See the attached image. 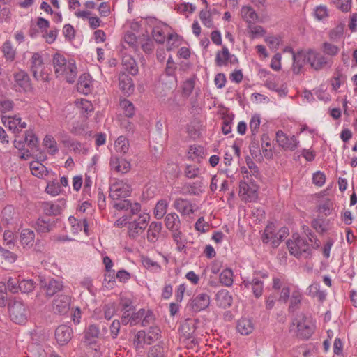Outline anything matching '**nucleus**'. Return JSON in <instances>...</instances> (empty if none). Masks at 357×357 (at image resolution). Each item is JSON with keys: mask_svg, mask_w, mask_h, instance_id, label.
<instances>
[{"mask_svg": "<svg viewBox=\"0 0 357 357\" xmlns=\"http://www.w3.org/2000/svg\"><path fill=\"white\" fill-rule=\"evenodd\" d=\"M43 145L50 155H55L59 151L57 142L53 136L47 135L43 139Z\"/></svg>", "mask_w": 357, "mask_h": 357, "instance_id": "obj_39", "label": "nucleus"}, {"mask_svg": "<svg viewBox=\"0 0 357 357\" xmlns=\"http://www.w3.org/2000/svg\"><path fill=\"white\" fill-rule=\"evenodd\" d=\"M165 224L171 234L181 231V222L179 216L175 213L166 215Z\"/></svg>", "mask_w": 357, "mask_h": 357, "instance_id": "obj_21", "label": "nucleus"}, {"mask_svg": "<svg viewBox=\"0 0 357 357\" xmlns=\"http://www.w3.org/2000/svg\"><path fill=\"white\" fill-rule=\"evenodd\" d=\"M15 90L20 92L29 91L31 89V84L29 75L24 70H19L13 74Z\"/></svg>", "mask_w": 357, "mask_h": 357, "instance_id": "obj_16", "label": "nucleus"}, {"mask_svg": "<svg viewBox=\"0 0 357 357\" xmlns=\"http://www.w3.org/2000/svg\"><path fill=\"white\" fill-rule=\"evenodd\" d=\"M54 225V221H51L50 219L39 218L37 219L34 227L36 231L42 235L51 231Z\"/></svg>", "mask_w": 357, "mask_h": 357, "instance_id": "obj_27", "label": "nucleus"}, {"mask_svg": "<svg viewBox=\"0 0 357 357\" xmlns=\"http://www.w3.org/2000/svg\"><path fill=\"white\" fill-rule=\"evenodd\" d=\"M73 329L67 325H60L55 330V339L60 346L67 344L72 338Z\"/></svg>", "mask_w": 357, "mask_h": 357, "instance_id": "obj_18", "label": "nucleus"}, {"mask_svg": "<svg viewBox=\"0 0 357 357\" xmlns=\"http://www.w3.org/2000/svg\"><path fill=\"white\" fill-rule=\"evenodd\" d=\"M43 211L47 215H58L61 213L62 206L57 202H43Z\"/></svg>", "mask_w": 357, "mask_h": 357, "instance_id": "obj_37", "label": "nucleus"}, {"mask_svg": "<svg viewBox=\"0 0 357 357\" xmlns=\"http://www.w3.org/2000/svg\"><path fill=\"white\" fill-rule=\"evenodd\" d=\"M150 216L149 213H142L137 219L128 222V236L131 239H136L146 229Z\"/></svg>", "mask_w": 357, "mask_h": 357, "instance_id": "obj_7", "label": "nucleus"}, {"mask_svg": "<svg viewBox=\"0 0 357 357\" xmlns=\"http://www.w3.org/2000/svg\"><path fill=\"white\" fill-rule=\"evenodd\" d=\"M292 70L294 74L298 75L303 72V68L305 61H307V54L301 51L293 54Z\"/></svg>", "mask_w": 357, "mask_h": 357, "instance_id": "obj_23", "label": "nucleus"}, {"mask_svg": "<svg viewBox=\"0 0 357 357\" xmlns=\"http://www.w3.org/2000/svg\"><path fill=\"white\" fill-rule=\"evenodd\" d=\"M52 65L56 77L73 83L77 77V67L74 60H67L64 56L55 54L52 59Z\"/></svg>", "mask_w": 357, "mask_h": 357, "instance_id": "obj_1", "label": "nucleus"}, {"mask_svg": "<svg viewBox=\"0 0 357 357\" xmlns=\"http://www.w3.org/2000/svg\"><path fill=\"white\" fill-rule=\"evenodd\" d=\"M294 240H288L287 246L291 255L296 257H301L303 254L310 255L312 250L308 242L299 236L293 235Z\"/></svg>", "mask_w": 357, "mask_h": 357, "instance_id": "obj_6", "label": "nucleus"}, {"mask_svg": "<svg viewBox=\"0 0 357 357\" xmlns=\"http://www.w3.org/2000/svg\"><path fill=\"white\" fill-rule=\"evenodd\" d=\"M30 70L33 77L38 81L47 82L48 75L45 73V64L41 54L35 52L30 59Z\"/></svg>", "mask_w": 357, "mask_h": 357, "instance_id": "obj_8", "label": "nucleus"}, {"mask_svg": "<svg viewBox=\"0 0 357 357\" xmlns=\"http://www.w3.org/2000/svg\"><path fill=\"white\" fill-rule=\"evenodd\" d=\"M40 284L41 288L44 289L46 296L48 297L53 296L63 288V281L54 278L40 279Z\"/></svg>", "mask_w": 357, "mask_h": 357, "instance_id": "obj_11", "label": "nucleus"}, {"mask_svg": "<svg viewBox=\"0 0 357 357\" xmlns=\"http://www.w3.org/2000/svg\"><path fill=\"white\" fill-rule=\"evenodd\" d=\"M131 192L130 185L126 183L118 182L110 188L109 196L113 200L128 197Z\"/></svg>", "mask_w": 357, "mask_h": 357, "instance_id": "obj_17", "label": "nucleus"}, {"mask_svg": "<svg viewBox=\"0 0 357 357\" xmlns=\"http://www.w3.org/2000/svg\"><path fill=\"white\" fill-rule=\"evenodd\" d=\"M309 294L312 297H316L320 302L326 300V294L324 291L320 289V285L318 282H314L309 287Z\"/></svg>", "mask_w": 357, "mask_h": 357, "instance_id": "obj_40", "label": "nucleus"}, {"mask_svg": "<svg viewBox=\"0 0 357 357\" xmlns=\"http://www.w3.org/2000/svg\"><path fill=\"white\" fill-rule=\"evenodd\" d=\"M292 326H296L297 337L303 340H309L316 328L314 323L304 313H299L295 316L292 320Z\"/></svg>", "mask_w": 357, "mask_h": 357, "instance_id": "obj_3", "label": "nucleus"}, {"mask_svg": "<svg viewBox=\"0 0 357 357\" xmlns=\"http://www.w3.org/2000/svg\"><path fill=\"white\" fill-rule=\"evenodd\" d=\"M120 106L126 116L132 117L135 114V108L134 105L128 99L121 100Z\"/></svg>", "mask_w": 357, "mask_h": 357, "instance_id": "obj_45", "label": "nucleus"}, {"mask_svg": "<svg viewBox=\"0 0 357 357\" xmlns=\"http://www.w3.org/2000/svg\"><path fill=\"white\" fill-rule=\"evenodd\" d=\"M77 91L83 94H89L91 91L92 78L89 74H82L78 79Z\"/></svg>", "mask_w": 357, "mask_h": 357, "instance_id": "obj_24", "label": "nucleus"}, {"mask_svg": "<svg viewBox=\"0 0 357 357\" xmlns=\"http://www.w3.org/2000/svg\"><path fill=\"white\" fill-rule=\"evenodd\" d=\"M302 300V294L298 291H294L290 298V304L289 306V312H294L300 307V304Z\"/></svg>", "mask_w": 357, "mask_h": 357, "instance_id": "obj_41", "label": "nucleus"}, {"mask_svg": "<svg viewBox=\"0 0 357 357\" xmlns=\"http://www.w3.org/2000/svg\"><path fill=\"white\" fill-rule=\"evenodd\" d=\"M162 228V226L161 222H151L147 230V241L151 243L157 242L161 233Z\"/></svg>", "mask_w": 357, "mask_h": 357, "instance_id": "obj_26", "label": "nucleus"}, {"mask_svg": "<svg viewBox=\"0 0 357 357\" xmlns=\"http://www.w3.org/2000/svg\"><path fill=\"white\" fill-rule=\"evenodd\" d=\"M144 266L153 273H160L162 268L161 266L156 261H154L149 257H144L142 259Z\"/></svg>", "mask_w": 357, "mask_h": 357, "instance_id": "obj_49", "label": "nucleus"}, {"mask_svg": "<svg viewBox=\"0 0 357 357\" xmlns=\"http://www.w3.org/2000/svg\"><path fill=\"white\" fill-rule=\"evenodd\" d=\"M242 17L248 22L251 23L257 19V15L250 6H243L241 10Z\"/></svg>", "mask_w": 357, "mask_h": 357, "instance_id": "obj_46", "label": "nucleus"}, {"mask_svg": "<svg viewBox=\"0 0 357 357\" xmlns=\"http://www.w3.org/2000/svg\"><path fill=\"white\" fill-rule=\"evenodd\" d=\"M210 296L206 293L199 294L195 296L188 302V307L195 312L206 310L210 305Z\"/></svg>", "mask_w": 357, "mask_h": 357, "instance_id": "obj_14", "label": "nucleus"}, {"mask_svg": "<svg viewBox=\"0 0 357 357\" xmlns=\"http://www.w3.org/2000/svg\"><path fill=\"white\" fill-rule=\"evenodd\" d=\"M199 18L204 26L211 28L213 25L211 15L209 11L201 10L199 13Z\"/></svg>", "mask_w": 357, "mask_h": 357, "instance_id": "obj_60", "label": "nucleus"}, {"mask_svg": "<svg viewBox=\"0 0 357 357\" xmlns=\"http://www.w3.org/2000/svg\"><path fill=\"white\" fill-rule=\"evenodd\" d=\"M175 208L184 215L193 213L194 208L190 202H174Z\"/></svg>", "mask_w": 357, "mask_h": 357, "instance_id": "obj_51", "label": "nucleus"}, {"mask_svg": "<svg viewBox=\"0 0 357 357\" xmlns=\"http://www.w3.org/2000/svg\"><path fill=\"white\" fill-rule=\"evenodd\" d=\"M35 233L30 229H24L20 234V242L24 248H30L33 245Z\"/></svg>", "mask_w": 357, "mask_h": 357, "instance_id": "obj_35", "label": "nucleus"}, {"mask_svg": "<svg viewBox=\"0 0 357 357\" xmlns=\"http://www.w3.org/2000/svg\"><path fill=\"white\" fill-rule=\"evenodd\" d=\"M268 274L267 271H255L252 278L248 277H241L242 282L241 287L247 289H250L256 298H260L264 292L263 279L267 278Z\"/></svg>", "mask_w": 357, "mask_h": 357, "instance_id": "obj_4", "label": "nucleus"}, {"mask_svg": "<svg viewBox=\"0 0 357 357\" xmlns=\"http://www.w3.org/2000/svg\"><path fill=\"white\" fill-rule=\"evenodd\" d=\"M241 172L243 174V178L246 181H241L240 183V193L247 195L248 197L253 198L257 190V186L253 178L252 174H250L245 167L241 168Z\"/></svg>", "mask_w": 357, "mask_h": 357, "instance_id": "obj_9", "label": "nucleus"}, {"mask_svg": "<svg viewBox=\"0 0 357 357\" xmlns=\"http://www.w3.org/2000/svg\"><path fill=\"white\" fill-rule=\"evenodd\" d=\"M204 185L202 181H197L192 183H185L183 188V192L185 194L199 195L204 190Z\"/></svg>", "mask_w": 357, "mask_h": 357, "instance_id": "obj_30", "label": "nucleus"}, {"mask_svg": "<svg viewBox=\"0 0 357 357\" xmlns=\"http://www.w3.org/2000/svg\"><path fill=\"white\" fill-rule=\"evenodd\" d=\"M119 305L121 307V311L132 312L135 310V306L132 299L121 296L120 298Z\"/></svg>", "mask_w": 357, "mask_h": 357, "instance_id": "obj_58", "label": "nucleus"}, {"mask_svg": "<svg viewBox=\"0 0 357 357\" xmlns=\"http://www.w3.org/2000/svg\"><path fill=\"white\" fill-rule=\"evenodd\" d=\"M236 329L241 335H248L252 332L254 325L251 319L241 318L237 322Z\"/></svg>", "mask_w": 357, "mask_h": 357, "instance_id": "obj_32", "label": "nucleus"}, {"mask_svg": "<svg viewBox=\"0 0 357 357\" xmlns=\"http://www.w3.org/2000/svg\"><path fill=\"white\" fill-rule=\"evenodd\" d=\"M229 61L231 63L233 61L237 62L238 59L234 55L230 54L227 47L223 46L222 50L221 51H218L216 53L215 59V64L218 66H226Z\"/></svg>", "mask_w": 357, "mask_h": 357, "instance_id": "obj_20", "label": "nucleus"}, {"mask_svg": "<svg viewBox=\"0 0 357 357\" xmlns=\"http://www.w3.org/2000/svg\"><path fill=\"white\" fill-rule=\"evenodd\" d=\"M123 69L128 73L135 75L138 73V66L135 60L130 55H124L122 58Z\"/></svg>", "mask_w": 357, "mask_h": 357, "instance_id": "obj_31", "label": "nucleus"}, {"mask_svg": "<svg viewBox=\"0 0 357 357\" xmlns=\"http://www.w3.org/2000/svg\"><path fill=\"white\" fill-rule=\"evenodd\" d=\"M331 2L342 12H348L351 8V0H331Z\"/></svg>", "mask_w": 357, "mask_h": 357, "instance_id": "obj_55", "label": "nucleus"}, {"mask_svg": "<svg viewBox=\"0 0 357 357\" xmlns=\"http://www.w3.org/2000/svg\"><path fill=\"white\" fill-rule=\"evenodd\" d=\"M2 51L5 58L9 61H13L15 57V50L13 49L10 41L6 40L3 46Z\"/></svg>", "mask_w": 357, "mask_h": 357, "instance_id": "obj_52", "label": "nucleus"}, {"mask_svg": "<svg viewBox=\"0 0 357 357\" xmlns=\"http://www.w3.org/2000/svg\"><path fill=\"white\" fill-rule=\"evenodd\" d=\"M114 146L117 152L125 154L128 151L130 146L126 137L119 136L114 142Z\"/></svg>", "mask_w": 357, "mask_h": 357, "instance_id": "obj_42", "label": "nucleus"}, {"mask_svg": "<svg viewBox=\"0 0 357 357\" xmlns=\"http://www.w3.org/2000/svg\"><path fill=\"white\" fill-rule=\"evenodd\" d=\"M71 298L69 296L60 294L54 298L52 304L54 314H66L70 310Z\"/></svg>", "mask_w": 357, "mask_h": 357, "instance_id": "obj_15", "label": "nucleus"}, {"mask_svg": "<svg viewBox=\"0 0 357 357\" xmlns=\"http://www.w3.org/2000/svg\"><path fill=\"white\" fill-rule=\"evenodd\" d=\"M167 202H157L155 209L154 215L157 219H161L167 213Z\"/></svg>", "mask_w": 357, "mask_h": 357, "instance_id": "obj_59", "label": "nucleus"}, {"mask_svg": "<svg viewBox=\"0 0 357 357\" xmlns=\"http://www.w3.org/2000/svg\"><path fill=\"white\" fill-rule=\"evenodd\" d=\"M35 282L32 279L20 280L18 287L19 291L22 294H29L35 289Z\"/></svg>", "mask_w": 357, "mask_h": 357, "instance_id": "obj_48", "label": "nucleus"}, {"mask_svg": "<svg viewBox=\"0 0 357 357\" xmlns=\"http://www.w3.org/2000/svg\"><path fill=\"white\" fill-rule=\"evenodd\" d=\"M145 335L147 344L151 345L161 337V331L158 326H151L147 330H145Z\"/></svg>", "mask_w": 357, "mask_h": 357, "instance_id": "obj_36", "label": "nucleus"}, {"mask_svg": "<svg viewBox=\"0 0 357 357\" xmlns=\"http://www.w3.org/2000/svg\"><path fill=\"white\" fill-rule=\"evenodd\" d=\"M146 314V310L144 308L139 309L137 312H131L130 315V326H135L141 322L144 315Z\"/></svg>", "mask_w": 357, "mask_h": 357, "instance_id": "obj_57", "label": "nucleus"}, {"mask_svg": "<svg viewBox=\"0 0 357 357\" xmlns=\"http://www.w3.org/2000/svg\"><path fill=\"white\" fill-rule=\"evenodd\" d=\"M321 50L324 54L330 56H335L340 52V48L337 45H335L328 42H324L322 44Z\"/></svg>", "mask_w": 357, "mask_h": 357, "instance_id": "obj_50", "label": "nucleus"}, {"mask_svg": "<svg viewBox=\"0 0 357 357\" xmlns=\"http://www.w3.org/2000/svg\"><path fill=\"white\" fill-rule=\"evenodd\" d=\"M324 220L318 217L312 221V227L319 233L323 234L326 231V228L324 225Z\"/></svg>", "mask_w": 357, "mask_h": 357, "instance_id": "obj_64", "label": "nucleus"}, {"mask_svg": "<svg viewBox=\"0 0 357 357\" xmlns=\"http://www.w3.org/2000/svg\"><path fill=\"white\" fill-rule=\"evenodd\" d=\"M133 344L136 349L139 350L144 348L147 344L145 330L139 331L134 337Z\"/></svg>", "mask_w": 357, "mask_h": 357, "instance_id": "obj_44", "label": "nucleus"}, {"mask_svg": "<svg viewBox=\"0 0 357 357\" xmlns=\"http://www.w3.org/2000/svg\"><path fill=\"white\" fill-rule=\"evenodd\" d=\"M260 123L261 120L260 116L259 115H254L252 116L249 123V127L251 130L252 136H255L258 132V130L260 126Z\"/></svg>", "mask_w": 357, "mask_h": 357, "instance_id": "obj_61", "label": "nucleus"}, {"mask_svg": "<svg viewBox=\"0 0 357 357\" xmlns=\"http://www.w3.org/2000/svg\"><path fill=\"white\" fill-rule=\"evenodd\" d=\"M3 124L8 128L17 137V135L26 128L27 124L22 118L15 116H3L1 118Z\"/></svg>", "mask_w": 357, "mask_h": 357, "instance_id": "obj_10", "label": "nucleus"}, {"mask_svg": "<svg viewBox=\"0 0 357 357\" xmlns=\"http://www.w3.org/2000/svg\"><path fill=\"white\" fill-rule=\"evenodd\" d=\"M100 335V329L98 324H90L86 326L84 331V337L89 344L95 342V340Z\"/></svg>", "mask_w": 357, "mask_h": 357, "instance_id": "obj_22", "label": "nucleus"}, {"mask_svg": "<svg viewBox=\"0 0 357 357\" xmlns=\"http://www.w3.org/2000/svg\"><path fill=\"white\" fill-rule=\"evenodd\" d=\"M306 54L307 63L317 71L324 68H330L333 65V60L319 52L309 50Z\"/></svg>", "mask_w": 357, "mask_h": 357, "instance_id": "obj_5", "label": "nucleus"}, {"mask_svg": "<svg viewBox=\"0 0 357 357\" xmlns=\"http://www.w3.org/2000/svg\"><path fill=\"white\" fill-rule=\"evenodd\" d=\"M276 142L284 151H294L300 144L295 135L288 136L282 130H278L275 135Z\"/></svg>", "mask_w": 357, "mask_h": 357, "instance_id": "obj_12", "label": "nucleus"}, {"mask_svg": "<svg viewBox=\"0 0 357 357\" xmlns=\"http://www.w3.org/2000/svg\"><path fill=\"white\" fill-rule=\"evenodd\" d=\"M156 24L152 30V37L158 43H163L165 40V35L162 27H167V25L162 22L155 20Z\"/></svg>", "mask_w": 357, "mask_h": 357, "instance_id": "obj_34", "label": "nucleus"}, {"mask_svg": "<svg viewBox=\"0 0 357 357\" xmlns=\"http://www.w3.org/2000/svg\"><path fill=\"white\" fill-rule=\"evenodd\" d=\"M24 142L28 144V146L33 148L38 144V138L32 130H29L25 132Z\"/></svg>", "mask_w": 357, "mask_h": 357, "instance_id": "obj_62", "label": "nucleus"}, {"mask_svg": "<svg viewBox=\"0 0 357 357\" xmlns=\"http://www.w3.org/2000/svg\"><path fill=\"white\" fill-rule=\"evenodd\" d=\"M263 243L267 244L271 242L273 248H277L282 241V235L278 236L275 232V226L273 222H268L264 229L261 236Z\"/></svg>", "mask_w": 357, "mask_h": 357, "instance_id": "obj_13", "label": "nucleus"}, {"mask_svg": "<svg viewBox=\"0 0 357 357\" xmlns=\"http://www.w3.org/2000/svg\"><path fill=\"white\" fill-rule=\"evenodd\" d=\"M234 273L233 271L227 268H225L220 274L219 281L220 282L227 287H231L234 283Z\"/></svg>", "mask_w": 357, "mask_h": 357, "instance_id": "obj_38", "label": "nucleus"}, {"mask_svg": "<svg viewBox=\"0 0 357 357\" xmlns=\"http://www.w3.org/2000/svg\"><path fill=\"white\" fill-rule=\"evenodd\" d=\"M45 191L52 196H56L61 192L62 189L59 183L56 179H53L47 182Z\"/></svg>", "mask_w": 357, "mask_h": 357, "instance_id": "obj_47", "label": "nucleus"}, {"mask_svg": "<svg viewBox=\"0 0 357 357\" xmlns=\"http://www.w3.org/2000/svg\"><path fill=\"white\" fill-rule=\"evenodd\" d=\"M110 166L112 169L121 174L128 172L130 169V164L128 161L116 157L111 158Z\"/></svg>", "mask_w": 357, "mask_h": 357, "instance_id": "obj_25", "label": "nucleus"}, {"mask_svg": "<svg viewBox=\"0 0 357 357\" xmlns=\"http://www.w3.org/2000/svg\"><path fill=\"white\" fill-rule=\"evenodd\" d=\"M173 241L176 244V250L179 252L187 253L188 240L182 231L171 234Z\"/></svg>", "mask_w": 357, "mask_h": 357, "instance_id": "obj_28", "label": "nucleus"}, {"mask_svg": "<svg viewBox=\"0 0 357 357\" xmlns=\"http://www.w3.org/2000/svg\"><path fill=\"white\" fill-rule=\"evenodd\" d=\"M10 320L19 325H25L28 321L30 311L28 305L20 298H14L8 304Z\"/></svg>", "mask_w": 357, "mask_h": 357, "instance_id": "obj_2", "label": "nucleus"}, {"mask_svg": "<svg viewBox=\"0 0 357 357\" xmlns=\"http://www.w3.org/2000/svg\"><path fill=\"white\" fill-rule=\"evenodd\" d=\"M30 169L31 174L38 178H44L50 174H54V173L52 171L50 172L45 165L37 161H33L30 163Z\"/></svg>", "mask_w": 357, "mask_h": 357, "instance_id": "obj_29", "label": "nucleus"}, {"mask_svg": "<svg viewBox=\"0 0 357 357\" xmlns=\"http://www.w3.org/2000/svg\"><path fill=\"white\" fill-rule=\"evenodd\" d=\"M77 107L84 115H87L93 110V107L91 102L86 99H81L77 102Z\"/></svg>", "mask_w": 357, "mask_h": 357, "instance_id": "obj_56", "label": "nucleus"}, {"mask_svg": "<svg viewBox=\"0 0 357 357\" xmlns=\"http://www.w3.org/2000/svg\"><path fill=\"white\" fill-rule=\"evenodd\" d=\"M102 310L104 318L110 320L116 313V307L114 303H109L103 305Z\"/></svg>", "mask_w": 357, "mask_h": 357, "instance_id": "obj_54", "label": "nucleus"}, {"mask_svg": "<svg viewBox=\"0 0 357 357\" xmlns=\"http://www.w3.org/2000/svg\"><path fill=\"white\" fill-rule=\"evenodd\" d=\"M217 305L222 309H227L231 306L233 303V297L230 292L227 289L219 290L215 296Z\"/></svg>", "mask_w": 357, "mask_h": 357, "instance_id": "obj_19", "label": "nucleus"}, {"mask_svg": "<svg viewBox=\"0 0 357 357\" xmlns=\"http://www.w3.org/2000/svg\"><path fill=\"white\" fill-rule=\"evenodd\" d=\"M119 87L124 93L130 94L134 90L132 79L127 75H121L119 77Z\"/></svg>", "mask_w": 357, "mask_h": 357, "instance_id": "obj_33", "label": "nucleus"}, {"mask_svg": "<svg viewBox=\"0 0 357 357\" xmlns=\"http://www.w3.org/2000/svg\"><path fill=\"white\" fill-rule=\"evenodd\" d=\"M154 321L155 316L153 312L151 310H146V314L143 316L140 324L142 326L146 327L153 324Z\"/></svg>", "mask_w": 357, "mask_h": 357, "instance_id": "obj_63", "label": "nucleus"}, {"mask_svg": "<svg viewBox=\"0 0 357 357\" xmlns=\"http://www.w3.org/2000/svg\"><path fill=\"white\" fill-rule=\"evenodd\" d=\"M196 77L194 75L188 79H187L183 84L182 86V93L185 97H188L192 93L195 83H196Z\"/></svg>", "mask_w": 357, "mask_h": 357, "instance_id": "obj_43", "label": "nucleus"}, {"mask_svg": "<svg viewBox=\"0 0 357 357\" xmlns=\"http://www.w3.org/2000/svg\"><path fill=\"white\" fill-rule=\"evenodd\" d=\"M176 70V65L174 64H167L166 68H165V75L167 76L170 79V84L169 89H172V86H176V77L175 76V70Z\"/></svg>", "mask_w": 357, "mask_h": 357, "instance_id": "obj_53", "label": "nucleus"}]
</instances>
